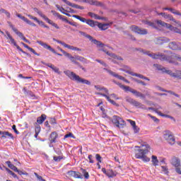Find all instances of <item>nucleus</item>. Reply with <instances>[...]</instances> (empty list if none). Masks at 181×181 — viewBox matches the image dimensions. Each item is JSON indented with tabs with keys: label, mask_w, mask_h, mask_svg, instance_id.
<instances>
[{
	"label": "nucleus",
	"mask_w": 181,
	"mask_h": 181,
	"mask_svg": "<svg viewBox=\"0 0 181 181\" xmlns=\"http://www.w3.org/2000/svg\"><path fill=\"white\" fill-rule=\"evenodd\" d=\"M168 42H169V39L166 37H158L156 40L157 45H163V43H168Z\"/></svg>",
	"instance_id": "18"
},
{
	"label": "nucleus",
	"mask_w": 181,
	"mask_h": 181,
	"mask_svg": "<svg viewBox=\"0 0 181 181\" xmlns=\"http://www.w3.org/2000/svg\"><path fill=\"white\" fill-rule=\"evenodd\" d=\"M66 57H68V59H69V60L74 63L76 60H77V59L75 57H73V55H71L70 53H66V54L65 55Z\"/></svg>",
	"instance_id": "27"
},
{
	"label": "nucleus",
	"mask_w": 181,
	"mask_h": 181,
	"mask_svg": "<svg viewBox=\"0 0 181 181\" xmlns=\"http://www.w3.org/2000/svg\"><path fill=\"white\" fill-rule=\"evenodd\" d=\"M52 70H53V71H54L55 73H58V74L60 73L59 71V68H57L56 66L52 67Z\"/></svg>",
	"instance_id": "64"
},
{
	"label": "nucleus",
	"mask_w": 181,
	"mask_h": 181,
	"mask_svg": "<svg viewBox=\"0 0 181 181\" xmlns=\"http://www.w3.org/2000/svg\"><path fill=\"white\" fill-rule=\"evenodd\" d=\"M163 138L170 145H175V139L173 136V133L169 130H165L163 132Z\"/></svg>",
	"instance_id": "4"
},
{
	"label": "nucleus",
	"mask_w": 181,
	"mask_h": 181,
	"mask_svg": "<svg viewBox=\"0 0 181 181\" xmlns=\"http://www.w3.org/2000/svg\"><path fill=\"white\" fill-rule=\"evenodd\" d=\"M46 118H47L46 115H42L41 117H39L37 119V124H41L42 122H45Z\"/></svg>",
	"instance_id": "24"
},
{
	"label": "nucleus",
	"mask_w": 181,
	"mask_h": 181,
	"mask_svg": "<svg viewBox=\"0 0 181 181\" xmlns=\"http://www.w3.org/2000/svg\"><path fill=\"white\" fill-rule=\"evenodd\" d=\"M78 47H74V46L70 45H68L66 46V49H69V50H76V51H77V49H78Z\"/></svg>",
	"instance_id": "42"
},
{
	"label": "nucleus",
	"mask_w": 181,
	"mask_h": 181,
	"mask_svg": "<svg viewBox=\"0 0 181 181\" xmlns=\"http://www.w3.org/2000/svg\"><path fill=\"white\" fill-rule=\"evenodd\" d=\"M106 176L108 177H114L116 176L115 173L112 171V170H107V173L106 174Z\"/></svg>",
	"instance_id": "31"
},
{
	"label": "nucleus",
	"mask_w": 181,
	"mask_h": 181,
	"mask_svg": "<svg viewBox=\"0 0 181 181\" xmlns=\"http://www.w3.org/2000/svg\"><path fill=\"white\" fill-rule=\"evenodd\" d=\"M133 94L134 95H136V97H139L140 98H141V100H145V98H146V95L136 90H134V91L133 92Z\"/></svg>",
	"instance_id": "20"
},
{
	"label": "nucleus",
	"mask_w": 181,
	"mask_h": 181,
	"mask_svg": "<svg viewBox=\"0 0 181 181\" xmlns=\"http://www.w3.org/2000/svg\"><path fill=\"white\" fill-rule=\"evenodd\" d=\"M155 22L156 23L160 25V26H163L164 28H167V29H170V30H171L172 32H174L175 33H179L180 35H181V30L176 27H173L170 24H168L160 20H156Z\"/></svg>",
	"instance_id": "3"
},
{
	"label": "nucleus",
	"mask_w": 181,
	"mask_h": 181,
	"mask_svg": "<svg viewBox=\"0 0 181 181\" xmlns=\"http://www.w3.org/2000/svg\"><path fill=\"white\" fill-rule=\"evenodd\" d=\"M162 168V171L164 172V173L168 174V167L166 166H161Z\"/></svg>",
	"instance_id": "54"
},
{
	"label": "nucleus",
	"mask_w": 181,
	"mask_h": 181,
	"mask_svg": "<svg viewBox=\"0 0 181 181\" xmlns=\"http://www.w3.org/2000/svg\"><path fill=\"white\" fill-rule=\"evenodd\" d=\"M103 70L107 71V73H108V74H110V76H112V77H116V78H118L119 80H122V81H124V83H129V81L127 80L124 76H122L121 75H118V74H117L107 68H104Z\"/></svg>",
	"instance_id": "8"
},
{
	"label": "nucleus",
	"mask_w": 181,
	"mask_h": 181,
	"mask_svg": "<svg viewBox=\"0 0 181 181\" xmlns=\"http://www.w3.org/2000/svg\"><path fill=\"white\" fill-rule=\"evenodd\" d=\"M175 172H177L178 175H181V165L175 167Z\"/></svg>",
	"instance_id": "53"
},
{
	"label": "nucleus",
	"mask_w": 181,
	"mask_h": 181,
	"mask_svg": "<svg viewBox=\"0 0 181 181\" xmlns=\"http://www.w3.org/2000/svg\"><path fill=\"white\" fill-rule=\"evenodd\" d=\"M6 35H7V39H9L12 44L15 43V39H13V37H12V35H11L9 32L6 31Z\"/></svg>",
	"instance_id": "35"
},
{
	"label": "nucleus",
	"mask_w": 181,
	"mask_h": 181,
	"mask_svg": "<svg viewBox=\"0 0 181 181\" xmlns=\"http://www.w3.org/2000/svg\"><path fill=\"white\" fill-rule=\"evenodd\" d=\"M28 18H30V19H33V21H35V22H37V18L29 14L28 15Z\"/></svg>",
	"instance_id": "61"
},
{
	"label": "nucleus",
	"mask_w": 181,
	"mask_h": 181,
	"mask_svg": "<svg viewBox=\"0 0 181 181\" xmlns=\"http://www.w3.org/2000/svg\"><path fill=\"white\" fill-rule=\"evenodd\" d=\"M75 173H76V171H73V170H69L67 172V175H69V176H72V177H74Z\"/></svg>",
	"instance_id": "50"
},
{
	"label": "nucleus",
	"mask_w": 181,
	"mask_h": 181,
	"mask_svg": "<svg viewBox=\"0 0 181 181\" xmlns=\"http://www.w3.org/2000/svg\"><path fill=\"white\" fill-rule=\"evenodd\" d=\"M34 175H35V176L37 177V179H38V180H40V181H46V180L43 179V178L42 177V176L38 175L37 173H35Z\"/></svg>",
	"instance_id": "46"
},
{
	"label": "nucleus",
	"mask_w": 181,
	"mask_h": 181,
	"mask_svg": "<svg viewBox=\"0 0 181 181\" xmlns=\"http://www.w3.org/2000/svg\"><path fill=\"white\" fill-rule=\"evenodd\" d=\"M170 11L172 13H174V15H178L179 16H181V13L175 10L174 8H170Z\"/></svg>",
	"instance_id": "39"
},
{
	"label": "nucleus",
	"mask_w": 181,
	"mask_h": 181,
	"mask_svg": "<svg viewBox=\"0 0 181 181\" xmlns=\"http://www.w3.org/2000/svg\"><path fill=\"white\" fill-rule=\"evenodd\" d=\"M88 15L89 16H90V18H93L94 19H98V20H100L101 19V17H100L98 15L94 13H91V12H89L88 13Z\"/></svg>",
	"instance_id": "30"
},
{
	"label": "nucleus",
	"mask_w": 181,
	"mask_h": 181,
	"mask_svg": "<svg viewBox=\"0 0 181 181\" xmlns=\"http://www.w3.org/2000/svg\"><path fill=\"white\" fill-rule=\"evenodd\" d=\"M16 16H17L18 18H19L20 19H21L22 21H23L24 22H25V19H26V18H25V16L21 15L20 13H17V14H16Z\"/></svg>",
	"instance_id": "52"
},
{
	"label": "nucleus",
	"mask_w": 181,
	"mask_h": 181,
	"mask_svg": "<svg viewBox=\"0 0 181 181\" xmlns=\"http://www.w3.org/2000/svg\"><path fill=\"white\" fill-rule=\"evenodd\" d=\"M102 97H105L106 100H107V101H109V103H110V104H112V105H117V106H118V104H117V103H115V101L111 100V98H110V96H108V95L102 94Z\"/></svg>",
	"instance_id": "25"
},
{
	"label": "nucleus",
	"mask_w": 181,
	"mask_h": 181,
	"mask_svg": "<svg viewBox=\"0 0 181 181\" xmlns=\"http://www.w3.org/2000/svg\"><path fill=\"white\" fill-rule=\"evenodd\" d=\"M35 12H37L39 16L42 18V19L45 20L49 25H52V26H54L56 29H60V27L56 23H54L52 20L49 19L42 11H39L37 8H34Z\"/></svg>",
	"instance_id": "5"
},
{
	"label": "nucleus",
	"mask_w": 181,
	"mask_h": 181,
	"mask_svg": "<svg viewBox=\"0 0 181 181\" xmlns=\"http://www.w3.org/2000/svg\"><path fill=\"white\" fill-rule=\"evenodd\" d=\"M75 2H84L85 4H89V5H93L95 6H103V3L94 1V0H74Z\"/></svg>",
	"instance_id": "13"
},
{
	"label": "nucleus",
	"mask_w": 181,
	"mask_h": 181,
	"mask_svg": "<svg viewBox=\"0 0 181 181\" xmlns=\"http://www.w3.org/2000/svg\"><path fill=\"white\" fill-rule=\"evenodd\" d=\"M40 129H41L40 126H37L35 127V133L40 134Z\"/></svg>",
	"instance_id": "63"
},
{
	"label": "nucleus",
	"mask_w": 181,
	"mask_h": 181,
	"mask_svg": "<svg viewBox=\"0 0 181 181\" xmlns=\"http://www.w3.org/2000/svg\"><path fill=\"white\" fill-rule=\"evenodd\" d=\"M128 122H129L130 125H132V127H135L136 125V123H135V121H132L131 119H128Z\"/></svg>",
	"instance_id": "59"
},
{
	"label": "nucleus",
	"mask_w": 181,
	"mask_h": 181,
	"mask_svg": "<svg viewBox=\"0 0 181 181\" xmlns=\"http://www.w3.org/2000/svg\"><path fill=\"white\" fill-rule=\"evenodd\" d=\"M23 40H24V42H25L26 43H30V42H29V40L26 39V37H25V36H23V34L22 33V36L20 37Z\"/></svg>",
	"instance_id": "60"
},
{
	"label": "nucleus",
	"mask_w": 181,
	"mask_h": 181,
	"mask_svg": "<svg viewBox=\"0 0 181 181\" xmlns=\"http://www.w3.org/2000/svg\"><path fill=\"white\" fill-rule=\"evenodd\" d=\"M12 30H13L18 37H22V33L19 32L13 25H11Z\"/></svg>",
	"instance_id": "36"
},
{
	"label": "nucleus",
	"mask_w": 181,
	"mask_h": 181,
	"mask_svg": "<svg viewBox=\"0 0 181 181\" xmlns=\"http://www.w3.org/2000/svg\"><path fill=\"white\" fill-rule=\"evenodd\" d=\"M95 62H97L98 63H100V64H102V66H104V67H107V64H105V62H104L103 61H101L100 59H95Z\"/></svg>",
	"instance_id": "48"
},
{
	"label": "nucleus",
	"mask_w": 181,
	"mask_h": 181,
	"mask_svg": "<svg viewBox=\"0 0 181 181\" xmlns=\"http://www.w3.org/2000/svg\"><path fill=\"white\" fill-rule=\"evenodd\" d=\"M6 136H9L11 139H13V135L8 132H3V135L1 136V138H6Z\"/></svg>",
	"instance_id": "28"
},
{
	"label": "nucleus",
	"mask_w": 181,
	"mask_h": 181,
	"mask_svg": "<svg viewBox=\"0 0 181 181\" xmlns=\"http://www.w3.org/2000/svg\"><path fill=\"white\" fill-rule=\"evenodd\" d=\"M63 159L62 156H54V160L55 162H60Z\"/></svg>",
	"instance_id": "47"
},
{
	"label": "nucleus",
	"mask_w": 181,
	"mask_h": 181,
	"mask_svg": "<svg viewBox=\"0 0 181 181\" xmlns=\"http://www.w3.org/2000/svg\"><path fill=\"white\" fill-rule=\"evenodd\" d=\"M6 35H7V39H9L12 44L15 43V39H13V37H12V35H11L9 32L6 31Z\"/></svg>",
	"instance_id": "34"
},
{
	"label": "nucleus",
	"mask_w": 181,
	"mask_h": 181,
	"mask_svg": "<svg viewBox=\"0 0 181 181\" xmlns=\"http://www.w3.org/2000/svg\"><path fill=\"white\" fill-rule=\"evenodd\" d=\"M76 59L82 63H87V59L81 56L76 55Z\"/></svg>",
	"instance_id": "29"
},
{
	"label": "nucleus",
	"mask_w": 181,
	"mask_h": 181,
	"mask_svg": "<svg viewBox=\"0 0 181 181\" xmlns=\"http://www.w3.org/2000/svg\"><path fill=\"white\" fill-rule=\"evenodd\" d=\"M75 179H83V175L79 172L75 171V174L74 175Z\"/></svg>",
	"instance_id": "37"
},
{
	"label": "nucleus",
	"mask_w": 181,
	"mask_h": 181,
	"mask_svg": "<svg viewBox=\"0 0 181 181\" xmlns=\"http://www.w3.org/2000/svg\"><path fill=\"white\" fill-rule=\"evenodd\" d=\"M12 129L14 131V132L17 134V135H19V131H18L16 129V125H13L12 126Z\"/></svg>",
	"instance_id": "58"
},
{
	"label": "nucleus",
	"mask_w": 181,
	"mask_h": 181,
	"mask_svg": "<svg viewBox=\"0 0 181 181\" xmlns=\"http://www.w3.org/2000/svg\"><path fill=\"white\" fill-rule=\"evenodd\" d=\"M169 47L171 50H181V43L172 42L169 43Z\"/></svg>",
	"instance_id": "15"
},
{
	"label": "nucleus",
	"mask_w": 181,
	"mask_h": 181,
	"mask_svg": "<svg viewBox=\"0 0 181 181\" xmlns=\"http://www.w3.org/2000/svg\"><path fill=\"white\" fill-rule=\"evenodd\" d=\"M147 25H148V26H151V28H156V25H155V23L147 22Z\"/></svg>",
	"instance_id": "56"
},
{
	"label": "nucleus",
	"mask_w": 181,
	"mask_h": 181,
	"mask_svg": "<svg viewBox=\"0 0 181 181\" xmlns=\"http://www.w3.org/2000/svg\"><path fill=\"white\" fill-rule=\"evenodd\" d=\"M171 165L175 168L180 166V159L176 156H173L170 160Z\"/></svg>",
	"instance_id": "16"
},
{
	"label": "nucleus",
	"mask_w": 181,
	"mask_h": 181,
	"mask_svg": "<svg viewBox=\"0 0 181 181\" xmlns=\"http://www.w3.org/2000/svg\"><path fill=\"white\" fill-rule=\"evenodd\" d=\"M157 114L160 115V117H165V118H170V119H173V117L170 116L168 115H164L163 113L160 112H157Z\"/></svg>",
	"instance_id": "38"
},
{
	"label": "nucleus",
	"mask_w": 181,
	"mask_h": 181,
	"mask_svg": "<svg viewBox=\"0 0 181 181\" xmlns=\"http://www.w3.org/2000/svg\"><path fill=\"white\" fill-rule=\"evenodd\" d=\"M59 19H61V21L66 22V23H67L69 22V20H67V18H64L63 16H62V15H60V17H59Z\"/></svg>",
	"instance_id": "57"
},
{
	"label": "nucleus",
	"mask_w": 181,
	"mask_h": 181,
	"mask_svg": "<svg viewBox=\"0 0 181 181\" xmlns=\"http://www.w3.org/2000/svg\"><path fill=\"white\" fill-rule=\"evenodd\" d=\"M37 43H38V45H40V46H42L44 49H47V50H49V52H52V53H54V54H57V56H63V54L57 53L56 50H54V49H53L52 47H50V45H47V43H45L42 41H37Z\"/></svg>",
	"instance_id": "10"
},
{
	"label": "nucleus",
	"mask_w": 181,
	"mask_h": 181,
	"mask_svg": "<svg viewBox=\"0 0 181 181\" xmlns=\"http://www.w3.org/2000/svg\"><path fill=\"white\" fill-rule=\"evenodd\" d=\"M66 138H73V139H76V136H74V134L72 133H69L64 136V139H66Z\"/></svg>",
	"instance_id": "40"
},
{
	"label": "nucleus",
	"mask_w": 181,
	"mask_h": 181,
	"mask_svg": "<svg viewBox=\"0 0 181 181\" xmlns=\"http://www.w3.org/2000/svg\"><path fill=\"white\" fill-rule=\"evenodd\" d=\"M99 50H101L102 52H105V53H106V54H107V56H110V60H112V62H113V63H117L116 60H122V57L117 56L113 53H110L107 51H105L104 49L101 48Z\"/></svg>",
	"instance_id": "9"
},
{
	"label": "nucleus",
	"mask_w": 181,
	"mask_h": 181,
	"mask_svg": "<svg viewBox=\"0 0 181 181\" xmlns=\"http://www.w3.org/2000/svg\"><path fill=\"white\" fill-rule=\"evenodd\" d=\"M134 81L136 83H138V84H141V86H146V83L141 80L133 78Z\"/></svg>",
	"instance_id": "41"
},
{
	"label": "nucleus",
	"mask_w": 181,
	"mask_h": 181,
	"mask_svg": "<svg viewBox=\"0 0 181 181\" xmlns=\"http://www.w3.org/2000/svg\"><path fill=\"white\" fill-rule=\"evenodd\" d=\"M112 122L114 124V125H115V127H117V128H121V127L125 125V122L124 119L117 115L113 116Z\"/></svg>",
	"instance_id": "7"
},
{
	"label": "nucleus",
	"mask_w": 181,
	"mask_h": 181,
	"mask_svg": "<svg viewBox=\"0 0 181 181\" xmlns=\"http://www.w3.org/2000/svg\"><path fill=\"white\" fill-rule=\"evenodd\" d=\"M151 162L153 166H158V165H159V160H158V157L156 156H151Z\"/></svg>",
	"instance_id": "23"
},
{
	"label": "nucleus",
	"mask_w": 181,
	"mask_h": 181,
	"mask_svg": "<svg viewBox=\"0 0 181 181\" xmlns=\"http://www.w3.org/2000/svg\"><path fill=\"white\" fill-rule=\"evenodd\" d=\"M116 84H117V86H119V87L120 88H122V90H124V91H129L132 94H134V92L135 91V89H133L132 88H131L129 86H125L119 83H117Z\"/></svg>",
	"instance_id": "17"
},
{
	"label": "nucleus",
	"mask_w": 181,
	"mask_h": 181,
	"mask_svg": "<svg viewBox=\"0 0 181 181\" xmlns=\"http://www.w3.org/2000/svg\"><path fill=\"white\" fill-rule=\"evenodd\" d=\"M12 45H13L14 46H16V49H17L18 50H19V52H21L22 53H24V54L25 53L24 51L22 50V48H21V47H19V45H16V42H13Z\"/></svg>",
	"instance_id": "43"
},
{
	"label": "nucleus",
	"mask_w": 181,
	"mask_h": 181,
	"mask_svg": "<svg viewBox=\"0 0 181 181\" xmlns=\"http://www.w3.org/2000/svg\"><path fill=\"white\" fill-rule=\"evenodd\" d=\"M81 172L83 174V176H84L85 179H89L90 175L88 174V172H87V170H86L85 169L81 168Z\"/></svg>",
	"instance_id": "33"
},
{
	"label": "nucleus",
	"mask_w": 181,
	"mask_h": 181,
	"mask_svg": "<svg viewBox=\"0 0 181 181\" xmlns=\"http://www.w3.org/2000/svg\"><path fill=\"white\" fill-rule=\"evenodd\" d=\"M131 30H132V32H134V33H138V35H147L148 34V31L146 29H142L139 28L136 25H132L130 28Z\"/></svg>",
	"instance_id": "12"
},
{
	"label": "nucleus",
	"mask_w": 181,
	"mask_h": 181,
	"mask_svg": "<svg viewBox=\"0 0 181 181\" xmlns=\"http://www.w3.org/2000/svg\"><path fill=\"white\" fill-rule=\"evenodd\" d=\"M95 88H96V90H98V91H101V90H103L106 94H109L108 93V89L104 88V87H100V86H95Z\"/></svg>",
	"instance_id": "32"
},
{
	"label": "nucleus",
	"mask_w": 181,
	"mask_h": 181,
	"mask_svg": "<svg viewBox=\"0 0 181 181\" xmlns=\"http://www.w3.org/2000/svg\"><path fill=\"white\" fill-rule=\"evenodd\" d=\"M49 138H50V142L52 144L56 143V139H57V133L56 132L51 133Z\"/></svg>",
	"instance_id": "21"
},
{
	"label": "nucleus",
	"mask_w": 181,
	"mask_h": 181,
	"mask_svg": "<svg viewBox=\"0 0 181 181\" xmlns=\"http://www.w3.org/2000/svg\"><path fill=\"white\" fill-rule=\"evenodd\" d=\"M6 165H8V168H10V169H11L12 170H13L14 172L18 171V168H16V166L13 165V164L11 163V161H6Z\"/></svg>",
	"instance_id": "26"
},
{
	"label": "nucleus",
	"mask_w": 181,
	"mask_h": 181,
	"mask_svg": "<svg viewBox=\"0 0 181 181\" xmlns=\"http://www.w3.org/2000/svg\"><path fill=\"white\" fill-rule=\"evenodd\" d=\"M95 158H96V160H98V162L99 163H101V159H102V158H101V156H100V154H95Z\"/></svg>",
	"instance_id": "49"
},
{
	"label": "nucleus",
	"mask_w": 181,
	"mask_h": 181,
	"mask_svg": "<svg viewBox=\"0 0 181 181\" xmlns=\"http://www.w3.org/2000/svg\"><path fill=\"white\" fill-rule=\"evenodd\" d=\"M88 159H89V163H94V156L93 155H88Z\"/></svg>",
	"instance_id": "44"
},
{
	"label": "nucleus",
	"mask_w": 181,
	"mask_h": 181,
	"mask_svg": "<svg viewBox=\"0 0 181 181\" xmlns=\"http://www.w3.org/2000/svg\"><path fill=\"white\" fill-rule=\"evenodd\" d=\"M51 12L52 13V14L54 15V16H57V18H60V14H59V13L56 12L55 11H51Z\"/></svg>",
	"instance_id": "62"
},
{
	"label": "nucleus",
	"mask_w": 181,
	"mask_h": 181,
	"mask_svg": "<svg viewBox=\"0 0 181 181\" xmlns=\"http://www.w3.org/2000/svg\"><path fill=\"white\" fill-rule=\"evenodd\" d=\"M56 42H57V43H59V45H62V46H64V47L67 48L68 44H66L64 42H62L59 40H57Z\"/></svg>",
	"instance_id": "45"
},
{
	"label": "nucleus",
	"mask_w": 181,
	"mask_h": 181,
	"mask_svg": "<svg viewBox=\"0 0 181 181\" xmlns=\"http://www.w3.org/2000/svg\"><path fill=\"white\" fill-rule=\"evenodd\" d=\"M126 101L127 103H129V104H132V105L136 107V108H142L143 110H144V108H145V105H144L142 103H141L131 98H127L126 99Z\"/></svg>",
	"instance_id": "11"
},
{
	"label": "nucleus",
	"mask_w": 181,
	"mask_h": 181,
	"mask_svg": "<svg viewBox=\"0 0 181 181\" xmlns=\"http://www.w3.org/2000/svg\"><path fill=\"white\" fill-rule=\"evenodd\" d=\"M98 28L100 29V30H107L108 28H110V24L109 23H98Z\"/></svg>",
	"instance_id": "19"
},
{
	"label": "nucleus",
	"mask_w": 181,
	"mask_h": 181,
	"mask_svg": "<svg viewBox=\"0 0 181 181\" xmlns=\"http://www.w3.org/2000/svg\"><path fill=\"white\" fill-rule=\"evenodd\" d=\"M148 117H151V119H153V121H154V122H159V119H158V118L155 117V116H152L151 115H148Z\"/></svg>",
	"instance_id": "55"
},
{
	"label": "nucleus",
	"mask_w": 181,
	"mask_h": 181,
	"mask_svg": "<svg viewBox=\"0 0 181 181\" xmlns=\"http://www.w3.org/2000/svg\"><path fill=\"white\" fill-rule=\"evenodd\" d=\"M79 33L80 35H81V36H84V37H86L87 39L90 40V42H93V43H94V45H96V46H98V47H104V44L103 42L95 39H93L91 35L82 31H80Z\"/></svg>",
	"instance_id": "6"
},
{
	"label": "nucleus",
	"mask_w": 181,
	"mask_h": 181,
	"mask_svg": "<svg viewBox=\"0 0 181 181\" xmlns=\"http://www.w3.org/2000/svg\"><path fill=\"white\" fill-rule=\"evenodd\" d=\"M165 73L167 74H169L171 77H173L174 78H177L178 80H181V71L177 70L175 72H173L170 70L165 71Z\"/></svg>",
	"instance_id": "14"
},
{
	"label": "nucleus",
	"mask_w": 181,
	"mask_h": 181,
	"mask_svg": "<svg viewBox=\"0 0 181 181\" xmlns=\"http://www.w3.org/2000/svg\"><path fill=\"white\" fill-rule=\"evenodd\" d=\"M135 148H137L135 153L136 159H141L143 162H150L151 158L146 155L149 152L148 149H151L149 144L143 143L139 146H136Z\"/></svg>",
	"instance_id": "1"
},
{
	"label": "nucleus",
	"mask_w": 181,
	"mask_h": 181,
	"mask_svg": "<svg viewBox=\"0 0 181 181\" xmlns=\"http://www.w3.org/2000/svg\"><path fill=\"white\" fill-rule=\"evenodd\" d=\"M133 131L134 134H138L139 132V127H138L136 125L133 127Z\"/></svg>",
	"instance_id": "51"
},
{
	"label": "nucleus",
	"mask_w": 181,
	"mask_h": 181,
	"mask_svg": "<svg viewBox=\"0 0 181 181\" xmlns=\"http://www.w3.org/2000/svg\"><path fill=\"white\" fill-rule=\"evenodd\" d=\"M64 74L70 78V80H72L73 81H76V83H81V84H86L87 86H90L91 84V82L87 79H84L80 76L76 74L74 72L71 71H64Z\"/></svg>",
	"instance_id": "2"
},
{
	"label": "nucleus",
	"mask_w": 181,
	"mask_h": 181,
	"mask_svg": "<svg viewBox=\"0 0 181 181\" xmlns=\"http://www.w3.org/2000/svg\"><path fill=\"white\" fill-rule=\"evenodd\" d=\"M86 23L90 26V28H95V26L98 25V21H94L93 20H87Z\"/></svg>",
	"instance_id": "22"
}]
</instances>
